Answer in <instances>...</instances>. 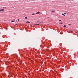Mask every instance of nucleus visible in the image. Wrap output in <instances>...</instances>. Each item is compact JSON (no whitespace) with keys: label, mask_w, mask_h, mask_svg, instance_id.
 <instances>
[{"label":"nucleus","mask_w":78,"mask_h":78,"mask_svg":"<svg viewBox=\"0 0 78 78\" xmlns=\"http://www.w3.org/2000/svg\"><path fill=\"white\" fill-rule=\"evenodd\" d=\"M46 51H48V52H50V53H51V52H52V50L50 51L48 50H46Z\"/></svg>","instance_id":"nucleus-1"},{"label":"nucleus","mask_w":78,"mask_h":78,"mask_svg":"<svg viewBox=\"0 0 78 78\" xmlns=\"http://www.w3.org/2000/svg\"><path fill=\"white\" fill-rule=\"evenodd\" d=\"M40 13V12H37L36 13V14H39Z\"/></svg>","instance_id":"nucleus-2"},{"label":"nucleus","mask_w":78,"mask_h":78,"mask_svg":"<svg viewBox=\"0 0 78 78\" xmlns=\"http://www.w3.org/2000/svg\"><path fill=\"white\" fill-rule=\"evenodd\" d=\"M3 75L4 76H6V74L5 73H4V74H3Z\"/></svg>","instance_id":"nucleus-3"},{"label":"nucleus","mask_w":78,"mask_h":78,"mask_svg":"<svg viewBox=\"0 0 78 78\" xmlns=\"http://www.w3.org/2000/svg\"><path fill=\"white\" fill-rule=\"evenodd\" d=\"M6 65H7V63H9V64H10V62H9V61H7V62H6Z\"/></svg>","instance_id":"nucleus-4"},{"label":"nucleus","mask_w":78,"mask_h":78,"mask_svg":"<svg viewBox=\"0 0 78 78\" xmlns=\"http://www.w3.org/2000/svg\"><path fill=\"white\" fill-rule=\"evenodd\" d=\"M4 9H0V11H4Z\"/></svg>","instance_id":"nucleus-5"},{"label":"nucleus","mask_w":78,"mask_h":78,"mask_svg":"<svg viewBox=\"0 0 78 78\" xmlns=\"http://www.w3.org/2000/svg\"><path fill=\"white\" fill-rule=\"evenodd\" d=\"M37 22H38L39 23H42V22H41L39 21H37Z\"/></svg>","instance_id":"nucleus-6"},{"label":"nucleus","mask_w":78,"mask_h":78,"mask_svg":"<svg viewBox=\"0 0 78 78\" xmlns=\"http://www.w3.org/2000/svg\"><path fill=\"white\" fill-rule=\"evenodd\" d=\"M26 23H30V22L29 21H27L26 22Z\"/></svg>","instance_id":"nucleus-7"},{"label":"nucleus","mask_w":78,"mask_h":78,"mask_svg":"<svg viewBox=\"0 0 78 78\" xmlns=\"http://www.w3.org/2000/svg\"><path fill=\"white\" fill-rule=\"evenodd\" d=\"M62 15L63 16H66L64 14V13H62Z\"/></svg>","instance_id":"nucleus-8"},{"label":"nucleus","mask_w":78,"mask_h":78,"mask_svg":"<svg viewBox=\"0 0 78 78\" xmlns=\"http://www.w3.org/2000/svg\"><path fill=\"white\" fill-rule=\"evenodd\" d=\"M51 12H55V11L52 10Z\"/></svg>","instance_id":"nucleus-9"},{"label":"nucleus","mask_w":78,"mask_h":78,"mask_svg":"<svg viewBox=\"0 0 78 78\" xmlns=\"http://www.w3.org/2000/svg\"><path fill=\"white\" fill-rule=\"evenodd\" d=\"M39 25V24H35V25H37V26H38Z\"/></svg>","instance_id":"nucleus-10"},{"label":"nucleus","mask_w":78,"mask_h":78,"mask_svg":"<svg viewBox=\"0 0 78 78\" xmlns=\"http://www.w3.org/2000/svg\"><path fill=\"white\" fill-rule=\"evenodd\" d=\"M59 24H60V25H62V23H59Z\"/></svg>","instance_id":"nucleus-11"},{"label":"nucleus","mask_w":78,"mask_h":78,"mask_svg":"<svg viewBox=\"0 0 78 78\" xmlns=\"http://www.w3.org/2000/svg\"><path fill=\"white\" fill-rule=\"evenodd\" d=\"M66 25H64L63 26V27H66Z\"/></svg>","instance_id":"nucleus-12"},{"label":"nucleus","mask_w":78,"mask_h":78,"mask_svg":"<svg viewBox=\"0 0 78 78\" xmlns=\"http://www.w3.org/2000/svg\"><path fill=\"white\" fill-rule=\"evenodd\" d=\"M11 22H14V20H12Z\"/></svg>","instance_id":"nucleus-13"},{"label":"nucleus","mask_w":78,"mask_h":78,"mask_svg":"<svg viewBox=\"0 0 78 78\" xmlns=\"http://www.w3.org/2000/svg\"><path fill=\"white\" fill-rule=\"evenodd\" d=\"M68 25H69V26L71 25V24H68Z\"/></svg>","instance_id":"nucleus-14"},{"label":"nucleus","mask_w":78,"mask_h":78,"mask_svg":"<svg viewBox=\"0 0 78 78\" xmlns=\"http://www.w3.org/2000/svg\"><path fill=\"white\" fill-rule=\"evenodd\" d=\"M32 15H33V16H34L35 15V14H34L33 13V14H32Z\"/></svg>","instance_id":"nucleus-15"},{"label":"nucleus","mask_w":78,"mask_h":78,"mask_svg":"<svg viewBox=\"0 0 78 78\" xmlns=\"http://www.w3.org/2000/svg\"><path fill=\"white\" fill-rule=\"evenodd\" d=\"M25 19H27V17H25Z\"/></svg>","instance_id":"nucleus-16"},{"label":"nucleus","mask_w":78,"mask_h":78,"mask_svg":"<svg viewBox=\"0 0 78 78\" xmlns=\"http://www.w3.org/2000/svg\"><path fill=\"white\" fill-rule=\"evenodd\" d=\"M19 20H20L19 19H18V21H19Z\"/></svg>","instance_id":"nucleus-17"},{"label":"nucleus","mask_w":78,"mask_h":78,"mask_svg":"<svg viewBox=\"0 0 78 78\" xmlns=\"http://www.w3.org/2000/svg\"><path fill=\"white\" fill-rule=\"evenodd\" d=\"M17 25V24H15V25H14V26H16Z\"/></svg>","instance_id":"nucleus-18"},{"label":"nucleus","mask_w":78,"mask_h":78,"mask_svg":"<svg viewBox=\"0 0 78 78\" xmlns=\"http://www.w3.org/2000/svg\"><path fill=\"white\" fill-rule=\"evenodd\" d=\"M54 75H56V73H54Z\"/></svg>","instance_id":"nucleus-19"},{"label":"nucleus","mask_w":78,"mask_h":78,"mask_svg":"<svg viewBox=\"0 0 78 78\" xmlns=\"http://www.w3.org/2000/svg\"><path fill=\"white\" fill-rule=\"evenodd\" d=\"M64 14H66V13H64Z\"/></svg>","instance_id":"nucleus-20"},{"label":"nucleus","mask_w":78,"mask_h":78,"mask_svg":"<svg viewBox=\"0 0 78 78\" xmlns=\"http://www.w3.org/2000/svg\"><path fill=\"white\" fill-rule=\"evenodd\" d=\"M70 31L71 32H72L73 31L72 30H70Z\"/></svg>","instance_id":"nucleus-21"},{"label":"nucleus","mask_w":78,"mask_h":78,"mask_svg":"<svg viewBox=\"0 0 78 78\" xmlns=\"http://www.w3.org/2000/svg\"><path fill=\"white\" fill-rule=\"evenodd\" d=\"M61 20H59V22H61Z\"/></svg>","instance_id":"nucleus-22"},{"label":"nucleus","mask_w":78,"mask_h":78,"mask_svg":"<svg viewBox=\"0 0 78 78\" xmlns=\"http://www.w3.org/2000/svg\"><path fill=\"white\" fill-rule=\"evenodd\" d=\"M0 67V68H2V67Z\"/></svg>","instance_id":"nucleus-23"},{"label":"nucleus","mask_w":78,"mask_h":78,"mask_svg":"<svg viewBox=\"0 0 78 78\" xmlns=\"http://www.w3.org/2000/svg\"><path fill=\"white\" fill-rule=\"evenodd\" d=\"M0 71H2V70H0Z\"/></svg>","instance_id":"nucleus-24"},{"label":"nucleus","mask_w":78,"mask_h":78,"mask_svg":"<svg viewBox=\"0 0 78 78\" xmlns=\"http://www.w3.org/2000/svg\"><path fill=\"white\" fill-rule=\"evenodd\" d=\"M41 13V14H42V13Z\"/></svg>","instance_id":"nucleus-25"},{"label":"nucleus","mask_w":78,"mask_h":78,"mask_svg":"<svg viewBox=\"0 0 78 78\" xmlns=\"http://www.w3.org/2000/svg\"><path fill=\"white\" fill-rule=\"evenodd\" d=\"M48 17V18H49V17Z\"/></svg>","instance_id":"nucleus-26"},{"label":"nucleus","mask_w":78,"mask_h":78,"mask_svg":"<svg viewBox=\"0 0 78 78\" xmlns=\"http://www.w3.org/2000/svg\"><path fill=\"white\" fill-rule=\"evenodd\" d=\"M57 75H58V73H57Z\"/></svg>","instance_id":"nucleus-27"},{"label":"nucleus","mask_w":78,"mask_h":78,"mask_svg":"<svg viewBox=\"0 0 78 78\" xmlns=\"http://www.w3.org/2000/svg\"><path fill=\"white\" fill-rule=\"evenodd\" d=\"M0 66H1V65H0Z\"/></svg>","instance_id":"nucleus-28"}]
</instances>
